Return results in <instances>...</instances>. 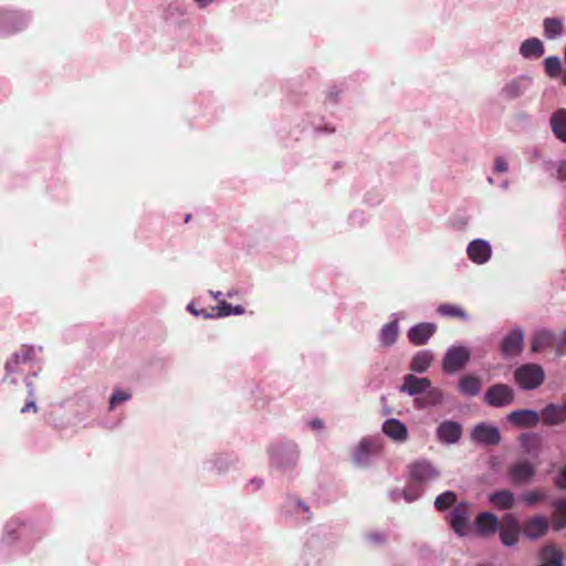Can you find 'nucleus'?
<instances>
[{"mask_svg":"<svg viewBox=\"0 0 566 566\" xmlns=\"http://www.w3.org/2000/svg\"><path fill=\"white\" fill-rule=\"evenodd\" d=\"M486 180L490 185H494V179L492 177H488Z\"/></svg>","mask_w":566,"mask_h":566,"instance_id":"5fc2aeb1","label":"nucleus"},{"mask_svg":"<svg viewBox=\"0 0 566 566\" xmlns=\"http://www.w3.org/2000/svg\"><path fill=\"white\" fill-rule=\"evenodd\" d=\"M506 420L517 428H533L538 421V413L533 409H516L506 416Z\"/></svg>","mask_w":566,"mask_h":566,"instance_id":"f8f14e48","label":"nucleus"},{"mask_svg":"<svg viewBox=\"0 0 566 566\" xmlns=\"http://www.w3.org/2000/svg\"><path fill=\"white\" fill-rule=\"evenodd\" d=\"M436 329H437V326L433 323L427 322V340L436 332Z\"/></svg>","mask_w":566,"mask_h":566,"instance_id":"49530a36","label":"nucleus"},{"mask_svg":"<svg viewBox=\"0 0 566 566\" xmlns=\"http://www.w3.org/2000/svg\"><path fill=\"white\" fill-rule=\"evenodd\" d=\"M462 434V427L455 421H443L437 429L440 442L446 444L457 443Z\"/></svg>","mask_w":566,"mask_h":566,"instance_id":"4468645a","label":"nucleus"},{"mask_svg":"<svg viewBox=\"0 0 566 566\" xmlns=\"http://www.w3.org/2000/svg\"><path fill=\"white\" fill-rule=\"evenodd\" d=\"M441 400L442 394L438 389L431 387L430 382L427 380V406L439 403Z\"/></svg>","mask_w":566,"mask_h":566,"instance_id":"c9c22d12","label":"nucleus"},{"mask_svg":"<svg viewBox=\"0 0 566 566\" xmlns=\"http://www.w3.org/2000/svg\"><path fill=\"white\" fill-rule=\"evenodd\" d=\"M525 332L521 326H514L503 337L500 350L504 358H513L522 354L524 349Z\"/></svg>","mask_w":566,"mask_h":566,"instance_id":"20e7f679","label":"nucleus"},{"mask_svg":"<svg viewBox=\"0 0 566 566\" xmlns=\"http://www.w3.org/2000/svg\"><path fill=\"white\" fill-rule=\"evenodd\" d=\"M244 312H245V310L241 305L232 306V315H241Z\"/></svg>","mask_w":566,"mask_h":566,"instance_id":"09e8293b","label":"nucleus"},{"mask_svg":"<svg viewBox=\"0 0 566 566\" xmlns=\"http://www.w3.org/2000/svg\"><path fill=\"white\" fill-rule=\"evenodd\" d=\"M500 541L504 546L512 547L517 543V536L520 532L497 528Z\"/></svg>","mask_w":566,"mask_h":566,"instance_id":"72a5a7b5","label":"nucleus"},{"mask_svg":"<svg viewBox=\"0 0 566 566\" xmlns=\"http://www.w3.org/2000/svg\"><path fill=\"white\" fill-rule=\"evenodd\" d=\"M499 527L497 517L490 512H482L475 518L476 532L482 536H489L495 533Z\"/></svg>","mask_w":566,"mask_h":566,"instance_id":"6ab92c4d","label":"nucleus"},{"mask_svg":"<svg viewBox=\"0 0 566 566\" xmlns=\"http://www.w3.org/2000/svg\"><path fill=\"white\" fill-rule=\"evenodd\" d=\"M471 358V352L462 345L449 347L442 359V368L447 374H455L467 366Z\"/></svg>","mask_w":566,"mask_h":566,"instance_id":"7ed1b4c3","label":"nucleus"},{"mask_svg":"<svg viewBox=\"0 0 566 566\" xmlns=\"http://www.w3.org/2000/svg\"><path fill=\"white\" fill-rule=\"evenodd\" d=\"M500 187L503 189V190H507L510 188V181L509 180H503L500 185Z\"/></svg>","mask_w":566,"mask_h":566,"instance_id":"3c124183","label":"nucleus"},{"mask_svg":"<svg viewBox=\"0 0 566 566\" xmlns=\"http://www.w3.org/2000/svg\"><path fill=\"white\" fill-rule=\"evenodd\" d=\"M424 389V379L418 378L415 375H407L405 381L400 388L401 391L409 395H416L422 392Z\"/></svg>","mask_w":566,"mask_h":566,"instance_id":"c85d7f7f","label":"nucleus"},{"mask_svg":"<svg viewBox=\"0 0 566 566\" xmlns=\"http://www.w3.org/2000/svg\"><path fill=\"white\" fill-rule=\"evenodd\" d=\"M410 368L416 373L424 371V354L419 352L412 359Z\"/></svg>","mask_w":566,"mask_h":566,"instance_id":"58836bf2","label":"nucleus"},{"mask_svg":"<svg viewBox=\"0 0 566 566\" xmlns=\"http://www.w3.org/2000/svg\"><path fill=\"white\" fill-rule=\"evenodd\" d=\"M424 482V464L415 462L409 467L408 485L402 492L407 502H412L418 499L423 491Z\"/></svg>","mask_w":566,"mask_h":566,"instance_id":"39448f33","label":"nucleus"},{"mask_svg":"<svg viewBox=\"0 0 566 566\" xmlns=\"http://www.w3.org/2000/svg\"><path fill=\"white\" fill-rule=\"evenodd\" d=\"M514 381L522 390H534L541 387L545 380L543 367L535 363H526L518 366L513 373Z\"/></svg>","mask_w":566,"mask_h":566,"instance_id":"f257e3e1","label":"nucleus"},{"mask_svg":"<svg viewBox=\"0 0 566 566\" xmlns=\"http://www.w3.org/2000/svg\"><path fill=\"white\" fill-rule=\"evenodd\" d=\"M554 483L559 490H566V465L560 470L559 474L555 478Z\"/></svg>","mask_w":566,"mask_h":566,"instance_id":"79ce46f5","label":"nucleus"},{"mask_svg":"<svg viewBox=\"0 0 566 566\" xmlns=\"http://www.w3.org/2000/svg\"><path fill=\"white\" fill-rule=\"evenodd\" d=\"M129 398L130 395L128 392L115 390L109 400L111 408H114L116 405L120 402L127 401Z\"/></svg>","mask_w":566,"mask_h":566,"instance_id":"ea45409f","label":"nucleus"},{"mask_svg":"<svg viewBox=\"0 0 566 566\" xmlns=\"http://www.w3.org/2000/svg\"><path fill=\"white\" fill-rule=\"evenodd\" d=\"M437 312L439 315L443 317L458 318L463 322H468L470 319V316L467 313V311L462 306L457 304L442 303L438 306Z\"/></svg>","mask_w":566,"mask_h":566,"instance_id":"a878e982","label":"nucleus"},{"mask_svg":"<svg viewBox=\"0 0 566 566\" xmlns=\"http://www.w3.org/2000/svg\"><path fill=\"white\" fill-rule=\"evenodd\" d=\"M468 259L476 264H486L493 255V249L490 241L481 238L473 239L470 241L465 249Z\"/></svg>","mask_w":566,"mask_h":566,"instance_id":"0eeeda50","label":"nucleus"},{"mask_svg":"<svg viewBox=\"0 0 566 566\" xmlns=\"http://www.w3.org/2000/svg\"><path fill=\"white\" fill-rule=\"evenodd\" d=\"M489 501L497 510H509L513 507L515 496L510 490H500L491 493Z\"/></svg>","mask_w":566,"mask_h":566,"instance_id":"4be33fe9","label":"nucleus"},{"mask_svg":"<svg viewBox=\"0 0 566 566\" xmlns=\"http://www.w3.org/2000/svg\"><path fill=\"white\" fill-rule=\"evenodd\" d=\"M400 496V493L398 492H395L394 493V501H398V497Z\"/></svg>","mask_w":566,"mask_h":566,"instance_id":"864d4df0","label":"nucleus"},{"mask_svg":"<svg viewBox=\"0 0 566 566\" xmlns=\"http://www.w3.org/2000/svg\"><path fill=\"white\" fill-rule=\"evenodd\" d=\"M483 400L490 407L504 408L514 402L515 391L510 385L494 384L485 390Z\"/></svg>","mask_w":566,"mask_h":566,"instance_id":"f03ea898","label":"nucleus"},{"mask_svg":"<svg viewBox=\"0 0 566 566\" xmlns=\"http://www.w3.org/2000/svg\"><path fill=\"white\" fill-rule=\"evenodd\" d=\"M212 295L214 298H219V296L221 295V292L212 293Z\"/></svg>","mask_w":566,"mask_h":566,"instance_id":"4d7b16f0","label":"nucleus"},{"mask_svg":"<svg viewBox=\"0 0 566 566\" xmlns=\"http://www.w3.org/2000/svg\"><path fill=\"white\" fill-rule=\"evenodd\" d=\"M471 513L469 503L460 502L454 506L449 515V523L452 531L460 537L468 535L470 527Z\"/></svg>","mask_w":566,"mask_h":566,"instance_id":"423d86ee","label":"nucleus"},{"mask_svg":"<svg viewBox=\"0 0 566 566\" xmlns=\"http://www.w3.org/2000/svg\"><path fill=\"white\" fill-rule=\"evenodd\" d=\"M217 311V317H226L232 315V305L227 303L226 301H221L217 307L213 308Z\"/></svg>","mask_w":566,"mask_h":566,"instance_id":"a19ab883","label":"nucleus"},{"mask_svg":"<svg viewBox=\"0 0 566 566\" xmlns=\"http://www.w3.org/2000/svg\"><path fill=\"white\" fill-rule=\"evenodd\" d=\"M382 432L395 442H406L408 440L407 427L397 419H388L382 423Z\"/></svg>","mask_w":566,"mask_h":566,"instance_id":"a211bd4d","label":"nucleus"},{"mask_svg":"<svg viewBox=\"0 0 566 566\" xmlns=\"http://www.w3.org/2000/svg\"><path fill=\"white\" fill-rule=\"evenodd\" d=\"M555 339L556 335L554 332L547 328L536 329L531 335V352L536 354L548 349L553 346Z\"/></svg>","mask_w":566,"mask_h":566,"instance_id":"ddd939ff","label":"nucleus"},{"mask_svg":"<svg viewBox=\"0 0 566 566\" xmlns=\"http://www.w3.org/2000/svg\"><path fill=\"white\" fill-rule=\"evenodd\" d=\"M518 53L525 60H537L545 53L544 43L538 38H528L521 43Z\"/></svg>","mask_w":566,"mask_h":566,"instance_id":"dca6fc26","label":"nucleus"},{"mask_svg":"<svg viewBox=\"0 0 566 566\" xmlns=\"http://www.w3.org/2000/svg\"><path fill=\"white\" fill-rule=\"evenodd\" d=\"M552 506L555 511L552 522L553 530L562 531L566 528V497L554 500Z\"/></svg>","mask_w":566,"mask_h":566,"instance_id":"393cba45","label":"nucleus"},{"mask_svg":"<svg viewBox=\"0 0 566 566\" xmlns=\"http://www.w3.org/2000/svg\"><path fill=\"white\" fill-rule=\"evenodd\" d=\"M190 311L193 313V314H198L197 311L192 310L190 306H189Z\"/></svg>","mask_w":566,"mask_h":566,"instance_id":"bf43d9fd","label":"nucleus"},{"mask_svg":"<svg viewBox=\"0 0 566 566\" xmlns=\"http://www.w3.org/2000/svg\"><path fill=\"white\" fill-rule=\"evenodd\" d=\"M190 219H191V214H187V216H186V218H185V222H186V223H187V222H189V221H190Z\"/></svg>","mask_w":566,"mask_h":566,"instance_id":"6e6d98bb","label":"nucleus"},{"mask_svg":"<svg viewBox=\"0 0 566 566\" xmlns=\"http://www.w3.org/2000/svg\"><path fill=\"white\" fill-rule=\"evenodd\" d=\"M497 528L520 532V523L514 514L507 513L502 518V524Z\"/></svg>","mask_w":566,"mask_h":566,"instance_id":"f704fd0d","label":"nucleus"},{"mask_svg":"<svg viewBox=\"0 0 566 566\" xmlns=\"http://www.w3.org/2000/svg\"><path fill=\"white\" fill-rule=\"evenodd\" d=\"M544 35L547 40H555L564 32V23L559 18H546L543 21Z\"/></svg>","mask_w":566,"mask_h":566,"instance_id":"bb28decb","label":"nucleus"},{"mask_svg":"<svg viewBox=\"0 0 566 566\" xmlns=\"http://www.w3.org/2000/svg\"><path fill=\"white\" fill-rule=\"evenodd\" d=\"M507 475L512 483L526 484L534 478L535 467L526 460L517 461L510 467Z\"/></svg>","mask_w":566,"mask_h":566,"instance_id":"9b49d317","label":"nucleus"},{"mask_svg":"<svg viewBox=\"0 0 566 566\" xmlns=\"http://www.w3.org/2000/svg\"><path fill=\"white\" fill-rule=\"evenodd\" d=\"M525 154H528L534 160L542 158L541 150L538 147H531L525 149Z\"/></svg>","mask_w":566,"mask_h":566,"instance_id":"c03bdc74","label":"nucleus"},{"mask_svg":"<svg viewBox=\"0 0 566 566\" xmlns=\"http://www.w3.org/2000/svg\"><path fill=\"white\" fill-rule=\"evenodd\" d=\"M547 497H548V494H547L546 491H544V490H532V491H527V492L523 493L521 495V501L526 506H533L537 502L546 500Z\"/></svg>","mask_w":566,"mask_h":566,"instance_id":"2f4dec72","label":"nucleus"},{"mask_svg":"<svg viewBox=\"0 0 566 566\" xmlns=\"http://www.w3.org/2000/svg\"><path fill=\"white\" fill-rule=\"evenodd\" d=\"M542 564L539 566H564L566 555L557 549L555 545H545L541 553Z\"/></svg>","mask_w":566,"mask_h":566,"instance_id":"aec40b11","label":"nucleus"},{"mask_svg":"<svg viewBox=\"0 0 566 566\" xmlns=\"http://www.w3.org/2000/svg\"><path fill=\"white\" fill-rule=\"evenodd\" d=\"M408 338L416 346L424 344V323L417 324L410 328Z\"/></svg>","mask_w":566,"mask_h":566,"instance_id":"473e14b6","label":"nucleus"},{"mask_svg":"<svg viewBox=\"0 0 566 566\" xmlns=\"http://www.w3.org/2000/svg\"><path fill=\"white\" fill-rule=\"evenodd\" d=\"M482 388L481 380L476 376L465 375L459 379L458 389L461 394L475 397Z\"/></svg>","mask_w":566,"mask_h":566,"instance_id":"5701e85b","label":"nucleus"},{"mask_svg":"<svg viewBox=\"0 0 566 566\" xmlns=\"http://www.w3.org/2000/svg\"><path fill=\"white\" fill-rule=\"evenodd\" d=\"M455 502L457 494L453 491H446L436 497L434 506L439 511H444L451 507Z\"/></svg>","mask_w":566,"mask_h":566,"instance_id":"7c9ffc66","label":"nucleus"},{"mask_svg":"<svg viewBox=\"0 0 566 566\" xmlns=\"http://www.w3.org/2000/svg\"><path fill=\"white\" fill-rule=\"evenodd\" d=\"M214 0H195V2L200 7L205 8L208 4L212 3Z\"/></svg>","mask_w":566,"mask_h":566,"instance_id":"8fccbe9b","label":"nucleus"},{"mask_svg":"<svg viewBox=\"0 0 566 566\" xmlns=\"http://www.w3.org/2000/svg\"><path fill=\"white\" fill-rule=\"evenodd\" d=\"M471 440L483 446H495L501 440L500 430L485 422H480L471 430Z\"/></svg>","mask_w":566,"mask_h":566,"instance_id":"1a4fd4ad","label":"nucleus"},{"mask_svg":"<svg viewBox=\"0 0 566 566\" xmlns=\"http://www.w3.org/2000/svg\"><path fill=\"white\" fill-rule=\"evenodd\" d=\"M310 424L313 429H322L324 427V422L321 419H314Z\"/></svg>","mask_w":566,"mask_h":566,"instance_id":"de8ad7c7","label":"nucleus"},{"mask_svg":"<svg viewBox=\"0 0 566 566\" xmlns=\"http://www.w3.org/2000/svg\"><path fill=\"white\" fill-rule=\"evenodd\" d=\"M548 531L547 518L542 515L531 517L524 525L523 533L530 539H537Z\"/></svg>","mask_w":566,"mask_h":566,"instance_id":"f3484780","label":"nucleus"},{"mask_svg":"<svg viewBox=\"0 0 566 566\" xmlns=\"http://www.w3.org/2000/svg\"><path fill=\"white\" fill-rule=\"evenodd\" d=\"M31 410H32L33 412H36V411H38V408H36V406H35V403H34V401H33V400H31V401L27 402V403L21 408V412H22V413L29 412V411H31Z\"/></svg>","mask_w":566,"mask_h":566,"instance_id":"a18cd8bd","label":"nucleus"},{"mask_svg":"<svg viewBox=\"0 0 566 566\" xmlns=\"http://www.w3.org/2000/svg\"><path fill=\"white\" fill-rule=\"evenodd\" d=\"M547 166L549 167H554L556 169V178L560 181H565L566 180V161L562 160V161H552V160H548L545 163Z\"/></svg>","mask_w":566,"mask_h":566,"instance_id":"e433bc0d","label":"nucleus"},{"mask_svg":"<svg viewBox=\"0 0 566 566\" xmlns=\"http://www.w3.org/2000/svg\"><path fill=\"white\" fill-rule=\"evenodd\" d=\"M562 83L566 86V70L562 73Z\"/></svg>","mask_w":566,"mask_h":566,"instance_id":"603ef678","label":"nucleus"},{"mask_svg":"<svg viewBox=\"0 0 566 566\" xmlns=\"http://www.w3.org/2000/svg\"><path fill=\"white\" fill-rule=\"evenodd\" d=\"M382 443L378 439L364 438L357 446L353 460L357 465H366L370 459L380 453Z\"/></svg>","mask_w":566,"mask_h":566,"instance_id":"6e6552de","label":"nucleus"},{"mask_svg":"<svg viewBox=\"0 0 566 566\" xmlns=\"http://www.w3.org/2000/svg\"><path fill=\"white\" fill-rule=\"evenodd\" d=\"M509 169V161L503 156H496L494 158L493 171L495 174H505Z\"/></svg>","mask_w":566,"mask_h":566,"instance_id":"4c0bfd02","label":"nucleus"},{"mask_svg":"<svg viewBox=\"0 0 566 566\" xmlns=\"http://www.w3.org/2000/svg\"><path fill=\"white\" fill-rule=\"evenodd\" d=\"M302 507H303V511H304V512H307V511H308V506H307V505L302 504Z\"/></svg>","mask_w":566,"mask_h":566,"instance_id":"13d9d810","label":"nucleus"},{"mask_svg":"<svg viewBox=\"0 0 566 566\" xmlns=\"http://www.w3.org/2000/svg\"><path fill=\"white\" fill-rule=\"evenodd\" d=\"M399 334L398 322L392 321L384 325L380 329L379 339L382 346L389 347L397 340Z\"/></svg>","mask_w":566,"mask_h":566,"instance_id":"cd10ccee","label":"nucleus"},{"mask_svg":"<svg viewBox=\"0 0 566 566\" xmlns=\"http://www.w3.org/2000/svg\"><path fill=\"white\" fill-rule=\"evenodd\" d=\"M34 349L31 346L23 345L19 352L14 353L12 357L6 364L7 374H13L18 371V366L21 363H27L32 359Z\"/></svg>","mask_w":566,"mask_h":566,"instance_id":"412c9836","label":"nucleus"},{"mask_svg":"<svg viewBox=\"0 0 566 566\" xmlns=\"http://www.w3.org/2000/svg\"><path fill=\"white\" fill-rule=\"evenodd\" d=\"M533 80L528 75H520L509 81L501 88V96L505 99L512 101L524 95L532 86Z\"/></svg>","mask_w":566,"mask_h":566,"instance_id":"9d476101","label":"nucleus"},{"mask_svg":"<svg viewBox=\"0 0 566 566\" xmlns=\"http://www.w3.org/2000/svg\"><path fill=\"white\" fill-rule=\"evenodd\" d=\"M551 126L557 139L566 143V109L559 108L551 117Z\"/></svg>","mask_w":566,"mask_h":566,"instance_id":"b1692460","label":"nucleus"},{"mask_svg":"<svg viewBox=\"0 0 566 566\" xmlns=\"http://www.w3.org/2000/svg\"><path fill=\"white\" fill-rule=\"evenodd\" d=\"M544 69L546 74L552 77L556 78L562 74V63L558 56L552 55L544 60Z\"/></svg>","mask_w":566,"mask_h":566,"instance_id":"c756f323","label":"nucleus"},{"mask_svg":"<svg viewBox=\"0 0 566 566\" xmlns=\"http://www.w3.org/2000/svg\"><path fill=\"white\" fill-rule=\"evenodd\" d=\"M542 421L545 426H557L566 420V408L563 405L548 403L542 411Z\"/></svg>","mask_w":566,"mask_h":566,"instance_id":"2eb2a0df","label":"nucleus"},{"mask_svg":"<svg viewBox=\"0 0 566 566\" xmlns=\"http://www.w3.org/2000/svg\"><path fill=\"white\" fill-rule=\"evenodd\" d=\"M439 476V471L427 462V481L428 480H434Z\"/></svg>","mask_w":566,"mask_h":566,"instance_id":"37998d69","label":"nucleus"}]
</instances>
